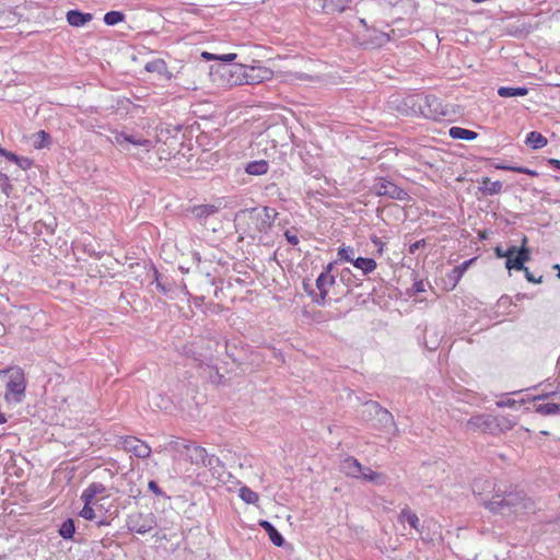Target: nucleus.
<instances>
[{
	"mask_svg": "<svg viewBox=\"0 0 560 560\" xmlns=\"http://www.w3.org/2000/svg\"><path fill=\"white\" fill-rule=\"evenodd\" d=\"M278 212L270 207L242 209L235 214L236 232L252 240H260L271 230Z\"/></svg>",
	"mask_w": 560,
	"mask_h": 560,
	"instance_id": "nucleus-1",
	"label": "nucleus"
},
{
	"mask_svg": "<svg viewBox=\"0 0 560 560\" xmlns=\"http://www.w3.org/2000/svg\"><path fill=\"white\" fill-rule=\"evenodd\" d=\"M530 260L527 252H520L516 249V245H511V254L505 259V268L511 271H522L526 269L525 264Z\"/></svg>",
	"mask_w": 560,
	"mask_h": 560,
	"instance_id": "nucleus-11",
	"label": "nucleus"
},
{
	"mask_svg": "<svg viewBox=\"0 0 560 560\" xmlns=\"http://www.w3.org/2000/svg\"><path fill=\"white\" fill-rule=\"evenodd\" d=\"M58 533L65 540L73 539L75 534V523L71 517L66 518L59 526Z\"/></svg>",
	"mask_w": 560,
	"mask_h": 560,
	"instance_id": "nucleus-36",
	"label": "nucleus"
},
{
	"mask_svg": "<svg viewBox=\"0 0 560 560\" xmlns=\"http://www.w3.org/2000/svg\"><path fill=\"white\" fill-rule=\"evenodd\" d=\"M362 419L371 423V427L376 430L384 432H389L392 429L397 430L394 416L374 400L364 402Z\"/></svg>",
	"mask_w": 560,
	"mask_h": 560,
	"instance_id": "nucleus-4",
	"label": "nucleus"
},
{
	"mask_svg": "<svg viewBox=\"0 0 560 560\" xmlns=\"http://www.w3.org/2000/svg\"><path fill=\"white\" fill-rule=\"evenodd\" d=\"M360 478L376 486H384L387 480L384 474L376 472L366 466L363 467Z\"/></svg>",
	"mask_w": 560,
	"mask_h": 560,
	"instance_id": "nucleus-29",
	"label": "nucleus"
},
{
	"mask_svg": "<svg viewBox=\"0 0 560 560\" xmlns=\"http://www.w3.org/2000/svg\"><path fill=\"white\" fill-rule=\"evenodd\" d=\"M339 280L340 282L347 287V290L345 293H342L341 296L335 298L334 301L336 303L340 302L342 296H348L352 292V288H359L363 284L362 279L358 278L350 268H343L339 272Z\"/></svg>",
	"mask_w": 560,
	"mask_h": 560,
	"instance_id": "nucleus-14",
	"label": "nucleus"
},
{
	"mask_svg": "<svg viewBox=\"0 0 560 560\" xmlns=\"http://www.w3.org/2000/svg\"><path fill=\"white\" fill-rule=\"evenodd\" d=\"M351 0H322V10L325 14H335L345 12Z\"/></svg>",
	"mask_w": 560,
	"mask_h": 560,
	"instance_id": "nucleus-22",
	"label": "nucleus"
},
{
	"mask_svg": "<svg viewBox=\"0 0 560 560\" xmlns=\"http://www.w3.org/2000/svg\"><path fill=\"white\" fill-rule=\"evenodd\" d=\"M124 448L130 453H132L136 457L144 459L148 458L151 454V447L136 439V438H127L122 442Z\"/></svg>",
	"mask_w": 560,
	"mask_h": 560,
	"instance_id": "nucleus-15",
	"label": "nucleus"
},
{
	"mask_svg": "<svg viewBox=\"0 0 560 560\" xmlns=\"http://www.w3.org/2000/svg\"><path fill=\"white\" fill-rule=\"evenodd\" d=\"M411 103L412 108L418 107L419 113L424 117L433 120L445 119L448 115L446 106L442 104L435 95H416L407 98ZM416 112V109H413Z\"/></svg>",
	"mask_w": 560,
	"mask_h": 560,
	"instance_id": "nucleus-5",
	"label": "nucleus"
},
{
	"mask_svg": "<svg viewBox=\"0 0 560 560\" xmlns=\"http://www.w3.org/2000/svg\"><path fill=\"white\" fill-rule=\"evenodd\" d=\"M153 275L154 280L152 283L155 284L156 289L162 292L163 294L167 295L173 291L174 288V281L162 273L159 272V270L153 266Z\"/></svg>",
	"mask_w": 560,
	"mask_h": 560,
	"instance_id": "nucleus-24",
	"label": "nucleus"
},
{
	"mask_svg": "<svg viewBox=\"0 0 560 560\" xmlns=\"http://www.w3.org/2000/svg\"><path fill=\"white\" fill-rule=\"evenodd\" d=\"M79 516L86 521L95 522L97 527L108 526L110 521L104 515L102 509H94L92 506H83L79 512Z\"/></svg>",
	"mask_w": 560,
	"mask_h": 560,
	"instance_id": "nucleus-16",
	"label": "nucleus"
},
{
	"mask_svg": "<svg viewBox=\"0 0 560 560\" xmlns=\"http://www.w3.org/2000/svg\"><path fill=\"white\" fill-rule=\"evenodd\" d=\"M284 237H285L287 242H288L290 245H293V246L298 245V244H299V242H300V240H299L298 235H296V234L291 233V231H290V230H287V231L284 232Z\"/></svg>",
	"mask_w": 560,
	"mask_h": 560,
	"instance_id": "nucleus-59",
	"label": "nucleus"
},
{
	"mask_svg": "<svg viewBox=\"0 0 560 560\" xmlns=\"http://www.w3.org/2000/svg\"><path fill=\"white\" fill-rule=\"evenodd\" d=\"M234 68L237 74L236 80L232 81L234 85L259 84L273 78V71L267 67L236 65Z\"/></svg>",
	"mask_w": 560,
	"mask_h": 560,
	"instance_id": "nucleus-6",
	"label": "nucleus"
},
{
	"mask_svg": "<svg viewBox=\"0 0 560 560\" xmlns=\"http://www.w3.org/2000/svg\"><path fill=\"white\" fill-rule=\"evenodd\" d=\"M425 245H427V242L424 238L416 241L415 243L409 245L408 252H409V254L413 255L417 253V250L424 247Z\"/></svg>",
	"mask_w": 560,
	"mask_h": 560,
	"instance_id": "nucleus-57",
	"label": "nucleus"
},
{
	"mask_svg": "<svg viewBox=\"0 0 560 560\" xmlns=\"http://www.w3.org/2000/svg\"><path fill=\"white\" fill-rule=\"evenodd\" d=\"M236 57H237L236 54L230 52V54L218 55V57H215V60L220 61V63H222V65L232 67V66L237 65V63L233 62L236 59Z\"/></svg>",
	"mask_w": 560,
	"mask_h": 560,
	"instance_id": "nucleus-48",
	"label": "nucleus"
},
{
	"mask_svg": "<svg viewBox=\"0 0 560 560\" xmlns=\"http://www.w3.org/2000/svg\"><path fill=\"white\" fill-rule=\"evenodd\" d=\"M500 425L498 427L500 431L511 430L515 425V421L509 420L508 418H503L502 421L499 420Z\"/></svg>",
	"mask_w": 560,
	"mask_h": 560,
	"instance_id": "nucleus-61",
	"label": "nucleus"
},
{
	"mask_svg": "<svg viewBox=\"0 0 560 560\" xmlns=\"http://www.w3.org/2000/svg\"><path fill=\"white\" fill-rule=\"evenodd\" d=\"M468 425L482 432L493 433L500 423L498 418L490 415H477L468 420Z\"/></svg>",
	"mask_w": 560,
	"mask_h": 560,
	"instance_id": "nucleus-12",
	"label": "nucleus"
},
{
	"mask_svg": "<svg viewBox=\"0 0 560 560\" xmlns=\"http://www.w3.org/2000/svg\"><path fill=\"white\" fill-rule=\"evenodd\" d=\"M485 506L494 514H508L533 510L534 503L523 490L511 487L504 491L498 489Z\"/></svg>",
	"mask_w": 560,
	"mask_h": 560,
	"instance_id": "nucleus-2",
	"label": "nucleus"
},
{
	"mask_svg": "<svg viewBox=\"0 0 560 560\" xmlns=\"http://www.w3.org/2000/svg\"><path fill=\"white\" fill-rule=\"evenodd\" d=\"M336 284V277L318 276L315 280L316 300L318 306L330 305L332 298H329V290Z\"/></svg>",
	"mask_w": 560,
	"mask_h": 560,
	"instance_id": "nucleus-9",
	"label": "nucleus"
},
{
	"mask_svg": "<svg viewBox=\"0 0 560 560\" xmlns=\"http://www.w3.org/2000/svg\"><path fill=\"white\" fill-rule=\"evenodd\" d=\"M529 92L526 86H500L498 89V95L501 97H517L525 96Z\"/></svg>",
	"mask_w": 560,
	"mask_h": 560,
	"instance_id": "nucleus-35",
	"label": "nucleus"
},
{
	"mask_svg": "<svg viewBox=\"0 0 560 560\" xmlns=\"http://www.w3.org/2000/svg\"><path fill=\"white\" fill-rule=\"evenodd\" d=\"M492 166L495 170L509 171V172H514V168H515V165L506 164V163H493Z\"/></svg>",
	"mask_w": 560,
	"mask_h": 560,
	"instance_id": "nucleus-62",
	"label": "nucleus"
},
{
	"mask_svg": "<svg viewBox=\"0 0 560 560\" xmlns=\"http://www.w3.org/2000/svg\"><path fill=\"white\" fill-rule=\"evenodd\" d=\"M527 244H528V238L526 235H523V237L521 240V245L516 246V249H518L521 253L526 250L528 256L532 257V249L527 246Z\"/></svg>",
	"mask_w": 560,
	"mask_h": 560,
	"instance_id": "nucleus-60",
	"label": "nucleus"
},
{
	"mask_svg": "<svg viewBox=\"0 0 560 560\" xmlns=\"http://www.w3.org/2000/svg\"><path fill=\"white\" fill-rule=\"evenodd\" d=\"M149 490L158 497L168 498L166 493L160 488L155 480H150L148 483Z\"/></svg>",
	"mask_w": 560,
	"mask_h": 560,
	"instance_id": "nucleus-51",
	"label": "nucleus"
},
{
	"mask_svg": "<svg viewBox=\"0 0 560 560\" xmlns=\"http://www.w3.org/2000/svg\"><path fill=\"white\" fill-rule=\"evenodd\" d=\"M494 255L497 258H508V256L511 254V245L508 248H503L501 245H497L493 248Z\"/></svg>",
	"mask_w": 560,
	"mask_h": 560,
	"instance_id": "nucleus-54",
	"label": "nucleus"
},
{
	"mask_svg": "<svg viewBox=\"0 0 560 560\" xmlns=\"http://www.w3.org/2000/svg\"><path fill=\"white\" fill-rule=\"evenodd\" d=\"M269 170V162L267 160H255L246 163L244 171L248 175L261 176L267 174Z\"/></svg>",
	"mask_w": 560,
	"mask_h": 560,
	"instance_id": "nucleus-28",
	"label": "nucleus"
},
{
	"mask_svg": "<svg viewBox=\"0 0 560 560\" xmlns=\"http://www.w3.org/2000/svg\"><path fill=\"white\" fill-rule=\"evenodd\" d=\"M66 19L70 26L82 27L93 20V14L79 9H72L67 12Z\"/></svg>",
	"mask_w": 560,
	"mask_h": 560,
	"instance_id": "nucleus-20",
	"label": "nucleus"
},
{
	"mask_svg": "<svg viewBox=\"0 0 560 560\" xmlns=\"http://www.w3.org/2000/svg\"><path fill=\"white\" fill-rule=\"evenodd\" d=\"M7 377L4 398L9 404H20L25 397L26 381L24 371L19 366H9L0 371Z\"/></svg>",
	"mask_w": 560,
	"mask_h": 560,
	"instance_id": "nucleus-3",
	"label": "nucleus"
},
{
	"mask_svg": "<svg viewBox=\"0 0 560 560\" xmlns=\"http://www.w3.org/2000/svg\"><path fill=\"white\" fill-rule=\"evenodd\" d=\"M338 262H339L338 258H337L336 260H334V261L328 262V264L324 267L323 271H322L318 276L336 277V278H337V276H336V275H334V273H332V271H334V269H335V266H336Z\"/></svg>",
	"mask_w": 560,
	"mask_h": 560,
	"instance_id": "nucleus-52",
	"label": "nucleus"
},
{
	"mask_svg": "<svg viewBox=\"0 0 560 560\" xmlns=\"http://www.w3.org/2000/svg\"><path fill=\"white\" fill-rule=\"evenodd\" d=\"M51 144V136L46 130H39L36 133V140L34 141L35 149L48 148Z\"/></svg>",
	"mask_w": 560,
	"mask_h": 560,
	"instance_id": "nucleus-42",
	"label": "nucleus"
},
{
	"mask_svg": "<svg viewBox=\"0 0 560 560\" xmlns=\"http://www.w3.org/2000/svg\"><path fill=\"white\" fill-rule=\"evenodd\" d=\"M144 69L148 72H155L167 78L172 77V74L168 72L167 65L163 59H155L147 62Z\"/></svg>",
	"mask_w": 560,
	"mask_h": 560,
	"instance_id": "nucleus-34",
	"label": "nucleus"
},
{
	"mask_svg": "<svg viewBox=\"0 0 560 560\" xmlns=\"http://www.w3.org/2000/svg\"><path fill=\"white\" fill-rule=\"evenodd\" d=\"M502 186L500 180L491 182L489 177H482L478 189L482 196H493L501 192Z\"/></svg>",
	"mask_w": 560,
	"mask_h": 560,
	"instance_id": "nucleus-25",
	"label": "nucleus"
},
{
	"mask_svg": "<svg viewBox=\"0 0 560 560\" xmlns=\"http://www.w3.org/2000/svg\"><path fill=\"white\" fill-rule=\"evenodd\" d=\"M524 273H525V278L528 282L530 283H535V284H538V283H541L542 282V276H539L538 278H536L529 270L528 268L526 267L525 270H523Z\"/></svg>",
	"mask_w": 560,
	"mask_h": 560,
	"instance_id": "nucleus-58",
	"label": "nucleus"
},
{
	"mask_svg": "<svg viewBox=\"0 0 560 560\" xmlns=\"http://www.w3.org/2000/svg\"><path fill=\"white\" fill-rule=\"evenodd\" d=\"M448 136L455 140L471 141L478 137V133L470 129L453 126L448 130Z\"/></svg>",
	"mask_w": 560,
	"mask_h": 560,
	"instance_id": "nucleus-30",
	"label": "nucleus"
},
{
	"mask_svg": "<svg viewBox=\"0 0 560 560\" xmlns=\"http://www.w3.org/2000/svg\"><path fill=\"white\" fill-rule=\"evenodd\" d=\"M7 172H8L7 167H1V170H0V189L3 194L9 196L13 189L10 180L18 179L20 174H19V172L11 173V174H8Z\"/></svg>",
	"mask_w": 560,
	"mask_h": 560,
	"instance_id": "nucleus-32",
	"label": "nucleus"
},
{
	"mask_svg": "<svg viewBox=\"0 0 560 560\" xmlns=\"http://www.w3.org/2000/svg\"><path fill=\"white\" fill-rule=\"evenodd\" d=\"M371 190L378 197H387L394 200L402 201L409 198V195L405 189L397 186L389 178L383 176L374 179Z\"/></svg>",
	"mask_w": 560,
	"mask_h": 560,
	"instance_id": "nucleus-8",
	"label": "nucleus"
},
{
	"mask_svg": "<svg viewBox=\"0 0 560 560\" xmlns=\"http://www.w3.org/2000/svg\"><path fill=\"white\" fill-rule=\"evenodd\" d=\"M547 142V138L539 131L534 130L526 135L525 143L534 150L544 148Z\"/></svg>",
	"mask_w": 560,
	"mask_h": 560,
	"instance_id": "nucleus-33",
	"label": "nucleus"
},
{
	"mask_svg": "<svg viewBox=\"0 0 560 560\" xmlns=\"http://www.w3.org/2000/svg\"><path fill=\"white\" fill-rule=\"evenodd\" d=\"M94 499H95V497H93V494H91L90 491H88L86 488L82 491L81 500L84 503L83 506H92Z\"/></svg>",
	"mask_w": 560,
	"mask_h": 560,
	"instance_id": "nucleus-56",
	"label": "nucleus"
},
{
	"mask_svg": "<svg viewBox=\"0 0 560 560\" xmlns=\"http://www.w3.org/2000/svg\"><path fill=\"white\" fill-rule=\"evenodd\" d=\"M0 156L4 158L7 161L14 163L18 166V172L30 170L34 161L30 158L18 155L16 153L9 151L0 145ZM16 173V171L14 172Z\"/></svg>",
	"mask_w": 560,
	"mask_h": 560,
	"instance_id": "nucleus-17",
	"label": "nucleus"
},
{
	"mask_svg": "<svg viewBox=\"0 0 560 560\" xmlns=\"http://www.w3.org/2000/svg\"><path fill=\"white\" fill-rule=\"evenodd\" d=\"M337 257L339 261L353 264V261L357 259L355 249L352 246L342 244L340 247H338Z\"/></svg>",
	"mask_w": 560,
	"mask_h": 560,
	"instance_id": "nucleus-38",
	"label": "nucleus"
},
{
	"mask_svg": "<svg viewBox=\"0 0 560 560\" xmlns=\"http://www.w3.org/2000/svg\"><path fill=\"white\" fill-rule=\"evenodd\" d=\"M477 260V257H472L470 259H467L465 261H463L462 264H459L458 266H455L447 275V278H448V285H450V290H453L457 283L459 282V280L462 279V277L464 276V273L468 270V268Z\"/></svg>",
	"mask_w": 560,
	"mask_h": 560,
	"instance_id": "nucleus-19",
	"label": "nucleus"
},
{
	"mask_svg": "<svg viewBox=\"0 0 560 560\" xmlns=\"http://www.w3.org/2000/svg\"><path fill=\"white\" fill-rule=\"evenodd\" d=\"M183 446L187 451V457L192 465L203 466L209 455L205 447L192 443H186Z\"/></svg>",
	"mask_w": 560,
	"mask_h": 560,
	"instance_id": "nucleus-18",
	"label": "nucleus"
},
{
	"mask_svg": "<svg viewBox=\"0 0 560 560\" xmlns=\"http://www.w3.org/2000/svg\"><path fill=\"white\" fill-rule=\"evenodd\" d=\"M352 265L357 269H360L364 276L372 273L377 267V262L374 258L361 256H358Z\"/></svg>",
	"mask_w": 560,
	"mask_h": 560,
	"instance_id": "nucleus-31",
	"label": "nucleus"
},
{
	"mask_svg": "<svg viewBox=\"0 0 560 560\" xmlns=\"http://www.w3.org/2000/svg\"><path fill=\"white\" fill-rule=\"evenodd\" d=\"M202 467L208 468L213 477L221 480L222 472H224V464L218 456L209 454Z\"/></svg>",
	"mask_w": 560,
	"mask_h": 560,
	"instance_id": "nucleus-26",
	"label": "nucleus"
},
{
	"mask_svg": "<svg viewBox=\"0 0 560 560\" xmlns=\"http://www.w3.org/2000/svg\"><path fill=\"white\" fill-rule=\"evenodd\" d=\"M125 13L121 11L112 10L104 14L103 21L107 26H114L125 21Z\"/></svg>",
	"mask_w": 560,
	"mask_h": 560,
	"instance_id": "nucleus-41",
	"label": "nucleus"
},
{
	"mask_svg": "<svg viewBox=\"0 0 560 560\" xmlns=\"http://www.w3.org/2000/svg\"><path fill=\"white\" fill-rule=\"evenodd\" d=\"M514 173L526 174L530 177H537L539 175L538 172H536L535 170H530L526 166H517V165H515Z\"/></svg>",
	"mask_w": 560,
	"mask_h": 560,
	"instance_id": "nucleus-55",
	"label": "nucleus"
},
{
	"mask_svg": "<svg viewBox=\"0 0 560 560\" xmlns=\"http://www.w3.org/2000/svg\"><path fill=\"white\" fill-rule=\"evenodd\" d=\"M88 491H90L93 497L104 494L106 492V487L101 482H92L86 487Z\"/></svg>",
	"mask_w": 560,
	"mask_h": 560,
	"instance_id": "nucleus-50",
	"label": "nucleus"
},
{
	"mask_svg": "<svg viewBox=\"0 0 560 560\" xmlns=\"http://www.w3.org/2000/svg\"><path fill=\"white\" fill-rule=\"evenodd\" d=\"M126 139H127L126 131H119V130L112 131V137H110L112 143L124 147L126 144Z\"/></svg>",
	"mask_w": 560,
	"mask_h": 560,
	"instance_id": "nucleus-46",
	"label": "nucleus"
},
{
	"mask_svg": "<svg viewBox=\"0 0 560 560\" xmlns=\"http://www.w3.org/2000/svg\"><path fill=\"white\" fill-rule=\"evenodd\" d=\"M363 467L364 466L353 456H348L342 462L343 471L348 476L353 477V478H360Z\"/></svg>",
	"mask_w": 560,
	"mask_h": 560,
	"instance_id": "nucleus-27",
	"label": "nucleus"
},
{
	"mask_svg": "<svg viewBox=\"0 0 560 560\" xmlns=\"http://www.w3.org/2000/svg\"><path fill=\"white\" fill-rule=\"evenodd\" d=\"M258 525L266 532L268 535L270 541L277 546L282 547L285 544V539L282 536V534L275 527V525L267 521V520H260L258 522Z\"/></svg>",
	"mask_w": 560,
	"mask_h": 560,
	"instance_id": "nucleus-21",
	"label": "nucleus"
},
{
	"mask_svg": "<svg viewBox=\"0 0 560 560\" xmlns=\"http://www.w3.org/2000/svg\"><path fill=\"white\" fill-rule=\"evenodd\" d=\"M156 526L155 516L153 513L138 514L130 521L129 529L140 535L149 533Z\"/></svg>",
	"mask_w": 560,
	"mask_h": 560,
	"instance_id": "nucleus-10",
	"label": "nucleus"
},
{
	"mask_svg": "<svg viewBox=\"0 0 560 560\" xmlns=\"http://www.w3.org/2000/svg\"><path fill=\"white\" fill-rule=\"evenodd\" d=\"M560 402H546L535 406V411L542 416H555L559 415Z\"/></svg>",
	"mask_w": 560,
	"mask_h": 560,
	"instance_id": "nucleus-39",
	"label": "nucleus"
},
{
	"mask_svg": "<svg viewBox=\"0 0 560 560\" xmlns=\"http://www.w3.org/2000/svg\"><path fill=\"white\" fill-rule=\"evenodd\" d=\"M518 402H525V400L517 401L512 398L501 399L495 402L499 408H514Z\"/></svg>",
	"mask_w": 560,
	"mask_h": 560,
	"instance_id": "nucleus-53",
	"label": "nucleus"
},
{
	"mask_svg": "<svg viewBox=\"0 0 560 560\" xmlns=\"http://www.w3.org/2000/svg\"><path fill=\"white\" fill-rule=\"evenodd\" d=\"M547 164L555 171H560V160L548 159Z\"/></svg>",
	"mask_w": 560,
	"mask_h": 560,
	"instance_id": "nucleus-64",
	"label": "nucleus"
},
{
	"mask_svg": "<svg viewBox=\"0 0 560 560\" xmlns=\"http://www.w3.org/2000/svg\"><path fill=\"white\" fill-rule=\"evenodd\" d=\"M238 497L246 503V504H256L259 500V495L257 492L253 491L247 486H242L238 490Z\"/></svg>",
	"mask_w": 560,
	"mask_h": 560,
	"instance_id": "nucleus-40",
	"label": "nucleus"
},
{
	"mask_svg": "<svg viewBox=\"0 0 560 560\" xmlns=\"http://www.w3.org/2000/svg\"><path fill=\"white\" fill-rule=\"evenodd\" d=\"M126 143H129V144H132V145H136V147L150 148L151 144H152V141L149 140V139L139 138V137H137V136H135L132 133H128L127 132Z\"/></svg>",
	"mask_w": 560,
	"mask_h": 560,
	"instance_id": "nucleus-44",
	"label": "nucleus"
},
{
	"mask_svg": "<svg viewBox=\"0 0 560 560\" xmlns=\"http://www.w3.org/2000/svg\"><path fill=\"white\" fill-rule=\"evenodd\" d=\"M225 354L241 368L248 364H258L260 361L259 353L242 341H225Z\"/></svg>",
	"mask_w": 560,
	"mask_h": 560,
	"instance_id": "nucleus-7",
	"label": "nucleus"
},
{
	"mask_svg": "<svg viewBox=\"0 0 560 560\" xmlns=\"http://www.w3.org/2000/svg\"><path fill=\"white\" fill-rule=\"evenodd\" d=\"M411 289H412L415 294L424 292L425 288H424L423 280L415 281V283L412 284Z\"/></svg>",
	"mask_w": 560,
	"mask_h": 560,
	"instance_id": "nucleus-63",
	"label": "nucleus"
},
{
	"mask_svg": "<svg viewBox=\"0 0 560 560\" xmlns=\"http://www.w3.org/2000/svg\"><path fill=\"white\" fill-rule=\"evenodd\" d=\"M180 353L186 358L194 359L195 361H200V353H197L191 345H185L182 347Z\"/></svg>",
	"mask_w": 560,
	"mask_h": 560,
	"instance_id": "nucleus-49",
	"label": "nucleus"
},
{
	"mask_svg": "<svg viewBox=\"0 0 560 560\" xmlns=\"http://www.w3.org/2000/svg\"><path fill=\"white\" fill-rule=\"evenodd\" d=\"M234 67L235 66L230 67V66H226V65L219 63L215 71L219 72L222 77L229 74L230 75L229 83L231 85H234L232 83V81L236 80V77H237V74L234 73V71H233V70H235Z\"/></svg>",
	"mask_w": 560,
	"mask_h": 560,
	"instance_id": "nucleus-45",
	"label": "nucleus"
},
{
	"mask_svg": "<svg viewBox=\"0 0 560 560\" xmlns=\"http://www.w3.org/2000/svg\"><path fill=\"white\" fill-rule=\"evenodd\" d=\"M302 287L304 292L312 299V302L315 304L316 300V287L311 283L310 279H303Z\"/></svg>",
	"mask_w": 560,
	"mask_h": 560,
	"instance_id": "nucleus-47",
	"label": "nucleus"
},
{
	"mask_svg": "<svg viewBox=\"0 0 560 560\" xmlns=\"http://www.w3.org/2000/svg\"><path fill=\"white\" fill-rule=\"evenodd\" d=\"M443 335L441 330L435 326H430L424 328L420 342L428 351L432 352L440 347Z\"/></svg>",
	"mask_w": 560,
	"mask_h": 560,
	"instance_id": "nucleus-13",
	"label": "nucleus"
},
{
	"mask_svg": "<svg viewBox=\"0 0 560 560\" xmlns=\"http://www.w3.org/2000/svg\"><path fill=\"white\" fill-rule=\"evenodd\" d=\"M55 222L46 223L42 220H38L33 225V233L36 235H40L45 230L48 234L51 235L55 232Z\"/></svg>",
	"mask_w": 560,
	"mask_h": 560,
	"instance_id": "nucleus-43",
	"label": "nucleus"
},
{
	"mask_svg": "<svg viewBox=\"0 0 560 560\" xmlns=\"http://www.w3.org/2000/svg\"><path fill=\"white\" fill-rule=\"evenodd\" d=\"M219 212V208L214 205H197L190 209L191 215L199 222L205 221L211 215Z\"/></svg>",
	"mask_w": 560,
	"mask_h": 560,
	"instance_id": "nucleus-23",
	"label": "nucleus"
},
{
	"mask_svg": "<svg viewBox=\"0 0 560 560\" xmlns=\"http://www.w3.org/2000/svg\"><path fill=\"white\" fill-rule=\"evenodd\" d=\"M399 522H407L409 526L413 529H419V517L415 512H412L409 508H405L401 510L398 516Z\"/></svg>",
	"mask_w": 560,
	"mask_h": 560,
	"instance_id": "nucleus-37",
	"label": "nucleus"
}]
</instances>
